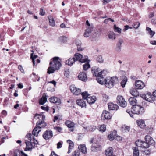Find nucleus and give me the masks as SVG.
<instances>
[{"label":"nucleus","mask_w":156,"mask_h":156,"mask_svg":"<svg viewBox=\"0 0 156 156\" xmlns=\"http://www.w3.org/2000/svg\"><path fill=\"white\" fill-rule=\"evenodd\" d=\"M123 41L122 39H120L119 40L116 45L121 47L122 44L123 43Z\"/></svg>","instance_id":"09e8293b"},{"label":"nucleus","mask_w":156,"mask_h":156,"mask_svg":"<svg viewBox=\"0 0 156 156\" xmlns=\"http://www.w3.org/2000/svg\"><path fill=\"white\" fill-rule=\"evenodd\" d=\"M113 150L112 148H108L105 151V153L107 156H112L113 154Z\"/></svg>","instance_id":"c9c22d12"},{"label":"nucleus","mask_w":156,"mask_h":156,"mask_svg":"<svg viewBox=\"0 0 156 156\" xmlns=\"http://www.w3.org/2000/svg\"><path fill=\"white\" fill-rule=\"evenodd\" d=\"M40 12L39 14L40 15L43 16L45 14V12L42 8L40 9Z\"/></svg>","instance_id":"6e6d98bb"},{"label":"nucleus","mask_w":156,"mask_h":156,"mask_svg":"<svg viewBox=\"0 0 156 156\" xmlns=\"http://www.w3.org/2000/svg\"><path fill=\"white\" fill-rule=\"evenodd\" d=\"M108 36L109 39L112 40H114L116 38L115 35L113 32H109L108 35Z\"/></svg>","instance_id":"f704fd0d"},{"label":"nucleus","mask_w":156,"mask_h":156,"mask_svg":"<svg viewBox=\"0 0 156 156\" xmlns=\"http://www.w3.org/2000/svg\"><path fill=\"white\" fill-rule=\"evenodd\" d=\"M152 94L156 98V90H154L152 92Z\"/></svg>","instance_id":"774afa93"},{"label":"nucleus","mask_w":156,"mask_h":156,"mask_svg":"<svg viewBox=\"0 0 156 156\" xmlns=\"http://www.w3.org/2000/svg\"><path fill=\"white\" fill-rule=\"evenodd\" d=\"M136 143L137 146L143 148H148L150 145L146 142H143L139 140L136 141Z\"/></svg>","instance_id":"9b49d317"},{"label":"nucleus","mask_w":156,"mask_h":156,"mask_svg":"<svg viewBox=\"0 0 156 156\" xmlns=\"http://www.w3.org/2000/svg\"><path fill=\"white\" fill-rule=\"evenodd\" d=\"M54 129L55 130H56L57 131L60 132L62 130V129L59 126H55L54 127Z\"/></svg>","instance_id":"3c124183"},{"label":"nucleus","mask_w":156,"mask_h":156,"mask_svg":"<svg viewBox=\"0 0 156 156\" xmlns=\"http://www.w3.org/2000/svg\"><path fill=\"white\" fill-rule=\"evenodd\" d=\"M114 29L115 32H117L119 33H121L122 31L121 29L117 27L115 25H114Z\"/></svg>","instance_id":"a18cd8bd"},{"label":"nucleus","mask_w":156,"mask_h":156,"mask_svg":"<svg viewBox=\"0 0 156 156\" xmlns=\"http://www.w3.org/2000/svg\"><path fill=\"white\" fill-rule=\"evenodd\" d=\"M142 97L146 100L151 103L153 102L156 100L153 94L149 92L142 95Z\"/></svg>","instance_id":"0eeeda50"},{"label":"nucleus","mask_w":156,"mask_h":156,"mask_svg":"<svg viewBox=\"0 0 156 156\" xmlns=\"http://www.w3.org/2000/svg\"><path fill=\"white\" fill-rule=\"evenodd\" d=\"M77 104L82 108H85L86 106V102L83 99H79L76 101Z\"/></svg>","instance_id":"6ab92c4d"},{"label":"nucleus","mask_w":156,"mask_h":156,"mask_svg":"<svg viewBox=\"0 0 156 156\" xmlns=\"http://www.w3.org/2000/svg\"><path fill=\"white\" fill-rule=\"evenodd\" d=\"M18 69H19L21 71V72L23 73H24V71L23 69V67L21 65H20L18 66Z\"/></svg>","instance_id":"680f3d73"},{"label":"nucleus","mask_w":156,"mask_h":156,"mask_svg":"<svg viewBox=\"0 0 156 156\" xmlns=\"http://www.w3.org/2000/svg\"><path fill=\"white\" fill-rule=\"evenodd\" d=\"M101 139V137H99L92 139L90 143H92L91 149L92 151L95 152L99 150L100 146L99 143Z\"/></svg>","instance_id":"20e7f679"},{"label":"nucleus","mask_w":156,"mask_h":156,"mask_svg":"<svg viewBox=\"0 0 156 156\" xmlns=\"http://www.w3.org/2000/svg\"><path fill=\"white\" fill-rule=\"evenodd\" d=\"M145 139L146 142L148 143L149 145H153L154 144V141L153 138L150 136L147 135L145 136Z\"/></svg>","instance_id":"f3484780"},{"label":"nucleus","mask_w":156,"mask_h":156,"mask_svg":"<svg viewBox=\"0 0 156 156\" xmlns=\"http://www.w3.org/2000/svg\"><path fill=\"white\" fill-rule=\"evenodd\" d=\"M53 136L52 132L50 130H48L45 131L43 134V137L46 140L51 138Z\"/></svg>","instance_id":"ddd939ff"},{"label":"nucleus","mask_w":156,"mask_h":156,"mask_svg":"<svg viewBox=\"0 0 156 156\" xmlns=\"http://www.w3.org/2000/svg\"><path fill=\"white\" fill-rule=\"evenodd\" d=\"M135 85L136 88L138 89H142L145 87L144 83L140 80H138L136 82Z\"/></svg>","instance_id":"4468645a"},{"label":"nucleus","mask_w":156,"mask_h":156,"mask_svg":"<svg viewBox=\"0 0 156 156\" xmlns=\"http://www.w3.org/2000/svg\"><path fill=\"white\" fill-rule=\"evenodd\" d=\"M74 57L76 59V61L78 60L81 63H85L90 61L88 59V57L87 56H85L83 57L81 54L78 53H76L74 55Z\"/></svg>","instance_id":"423d86ee"},{"label":"nucleus","mask_w":156,"mask_h":156,"mask_svg":"<svg viewBox=\"0 0 156 156\" xmlns=\"http://www.w3.org/2000/svg\"><path fill=\"white\" fill-rule=\"evenodd\" d=\"M81 94L83 97V99L87 100V97H89V96L90 95L88 94L87 92L86 91L82 93Z\"/></svg>","instance_id":"ea45409f"},{"label":"nucleus","mask_w":156,"mask_h":156,"mask_svg":"<svg viewBox=\"0 0 156 156\" xmlns=\"http://www.w3.org/2000/svg\"><path fill=\"white\" fill-rule=\"evenodd\" d=\"M67 142L69 144V150L67 153L69 154L71 151V150L73 148L74 143L73 141L70 140H67Z\"/></svg>","instance_id":"c85d7f7f"},{"label":"nucleus","mask_w":156,"mask_h":156,"mask_svg":"<svg viewBox=\"0 0 156 156\" xmlns=\"http://www.w3.org/2000/svg\"><path fill=\"white\" fill-rule=\"evenodd\" d=\"M126 82V80H123L121 82V84L123 87H125Z\"/></svg>","instance_id":"4d7b16f0"},{"label":"nucleus","mask_w":156,"mask_h":156,"mask_svg":"<svg viewBox=\"0 0 156 156\" xmlns=\"http://www.w3.org/2000/svg\"><path fill=\"white\" fill-rule=\"evenodd\" d=\"M70 90L73 94L76 95H78L81 94V90L76 87L75 85H72L70 87Z\"/></svg>","instance_id":"9d476101"},{"label":"nucleus","mask_w":156,"mask_h":156,"mask_svg":"<svg viewBox=\"0 0 156 156\" xmlns=\"http://www.w3.org/2000/svg\"><path fill=\"white\" fill-rule=\"evenodd\" d=\"M62 146V144L61 142H59L57 144V148L59 149L61 148Z\"/></svg>","instance_id":"052dcab7"},{"label":"nucleus","mask_w":156,"mask_h":156,"mask_svg":"<svg viewBox=\"0 0 156 156\" xmlns=\"http://www.w3.org/2000/svg\"><path fill=\"white\" fill-rule=\"evenodd\" d=\"M94 76L97 77L96 79L98 83L101 84H105L106 78L104 79V77L100 76Z\"/></svg>","instance_id":"4be33fe9"},{"label":"nucleus","mask_w":156,"mask_h":156,"mask_svg":"<svg viewBox=\"0 0 156 156\" xmlns=\"http://www.w3.org/2000/svg\"><path fill=\"white\" fill-rule=\"evenodd\" d=\"M140 25V23L139 22H135L133 23L132 26L134 28L137 29L139 27Z\"/></svg>","instance_id":"79ce46f5"},{"label":"nucleus","mask_w":156,"mask_h":156,"mask_svg":"<svg viewBox=\"0 0 156 156\" xmlns=\"http://www.w3.org/2000/svg\"><path fill=\"white\" fill-rule=\"evenodd\" d=\"M138 125L141 128H144L146 126L145 121L142 119H139L136 121Z\"/></svg>","instance_id":"393cba45"},{"label":"nucleus","mask_w":156,"mask_h":156,"mask_svg":"<svg viewBox=\"0 0 156 156\" xmlns=\"http://www.w3.org/2000/svg\"><path fill=\"white\" fill-rule=\"evenodd\" d=\"M59 40L60 42L65 43L67 41V38L65 36H61L59 37Z\"/></svg>","instance_id":"58836bf2"},{"label":"nucleus","mask_w":156,"mask_h":156,"mask_svg":"<svg viewBox=\"0 0 156 156\" xmlns=\"http://www.w3.org/2000/svg\"><path fill=\"white\" fill-rule=\"evenodd\" d=\"M115 139L117 141H120L122 140V137L119 136H116L115 138Z\"/></svg>","instance_id":"13d9d810"},{"label":"nucleus","mask_w":156,"mask_h":156,"mask_svg":"<svg viewBox=\"0 0 156 156\" xmlns=\"http://www.w3.org/2000/svg\"><path fill=\"white\" fill-rule=\"evenodd\" d=\"M126 112L129 113L131 117L133 118V115L132 114L141 115L144 113V108L142 106L137 105L132 107L131 111L127 110Z\"/></svg>","instance_id":"7ed1b4c3"},{"label":"nucleus","mask_w":156,"mask_h":156,"mask_svg":"<svg viewBox=\"0 0 156 156\" xmlns=\"http://www.w3.org/2000/svg\"><path fill=\"white\" fill-rule=\"evenodd\" d=\"M29 133H28L27 134L25 138V143L26 144L27 147L25 149V151L29 150Z\"/></svg>","instance_id":"412c9836"},{"label":"nucleus","mask_w":156,"mask_h":156,"mask_svg":"<svg viewBox=\"0 0 156 156\" xmlns=\"http://www.w3.org/2000/svg\"><path fill=\"white\" fill-rule=\"evenodd\" d=\"M76 61V59L73 57L70 58L66 62V64L69 66H72Z\"/></svg>","instance_id":"473e14b6"},{"label":"nucleus","mask_w":156,"mask_h":156,"mask_svg":"<svg viewBox=\"0 0 156 156\" xmlns=\"http://www.w3.org/2000/svg\"><path fill=\"white\" fill-rule=\"evenodd\" d=\"M80 151L83 154H86L87 152V148L84 145H80L78 147Z\"/></svg>","instance_id":"2f4dec72"},{"label":"nucleus","mask_w":156,"mask_h":156,"mask_svg":"<svg viewBox=\"0 0 156 156\" xmlns=\"http://www.w3.org/2000/svg\"><path fill=\"white\" fill-rule=\"evenodd\" d=\"M116 131L115 130L108 135V137L110 140H114L116 136Z\"/></svg>","instance_id":"c756f323"},{"label":"nucleus","mask_w":156,"mask_h":156,"mask_svg":"<svg viewBox=\"0 0 156 156\" xmlns=\"http://www.w3.org/2000/svg\"><path fill=\"white\" fill-rule=\"evenodd\" d=\"M80 152L78 150L75 151L72 153V156H79Z\"/></svg>","instance_id":"8fccbe9b"},{"label":"nucleus","mask_w":156,"mask_h":156,"mask_svg":"<svg viewBox=\"0 0 156 156\" xmlns=\"http://www.w3.org/2000/svg\"><path fill=\"white\" fill-rule=\"evenodd\" d=\"M98 70L99 68L97 69L96 70H92V71L93 75L94 76H101L104 77L105 76L107 73V71L106 70H103L100 72H99Z\"/></svg>","instance_id":"1a4fd4ad"},{"label":"nucleus","mask_w":156,"mask_h":156,"mask_svg":"<svg viewBox=\"0 0 156 156\" xmlns=\"http://www.w3.org/2000/svg\"><path fill=\"white\" fill-rule=\"evenodd\" d=\"M129 102L130 104L133 105L135 106L136 104L137 101L134 98L130 97L129 99Z\"/></svg>","instance_id":"7c9ffc66"},{"label":"nucleus","mask_w":156,"mask_h":156,"mask_svg":"<svg viewBox=\"0 0 156 156\" xmlns=\"http://www.w3.org/2000/svg\"><path fill=\"white\" fill-rule=\"evenodd\" d=\"M34 76V78L33 79L34 81H36V80L38 81L39 80V78H38V76L37 75H36L35 73H33L30 76L31 77H33V76Z\"/></svg>","instance_id":"de8ad7c7"},{"label":"nucleus","mask_w":156,"mask_h":156,"mask_svg":"<svg viewBox=\"0 0 156 156\" xmlns=\"http://www.w3.org/2000/svg\"><path fill=\"white\" fill-rule=\"evenodd\" d=\"M53 60L50 62V66L48 69L47 73L50 74L53 73L56 70H58L61 66V60L58 57L53 58Z\"/></svg>","instance_id":"f03ea898"},{"label":"nucleus","mask_w":156,"mask_h":156,"mask_svg":"<svg viewBox=\"0 0 156 156\" xmlns=\"http://www.w3.org/2000/svg\"><path fill=\"white\" fill-rule=\"evenodd\" d=\"M121 47L117 45H116V47L115 48V51H116L119 52H120L121 51Z\"/></svg>","instance_id":"603ef678"},{"label":"nucleus","mask_w":156,"mask_h":156,"mask_svg":"<svg viewBox=\"0 0 156 156\" xmlns=\"http://www.w3.org/2000/svg\"><path fill=\"white\" fill-rule=\"evenodd\" d=\"M45 116L44 115L36 114L34 119L39 120L36 123V126L33 129L32 134H30V150L34 148L37 144V140L34 137V136H37L42 128H44L46 126V123L44 121Z\"/></svg>","instance_id":"f257e3e1"},{"label":"nucleus","mask_w":156,"mask_h":156,"mask_svg":"<svg viewBox=\"0 0 156 156\" xmlns=\"http://www.w3.org/2000/svg\"><path fill=\"white\" fill-rule=\"evenodd\" d=\"M48 17L50 25L53 27L55 26V24L54 18L51 16H49Z\"/></svg>","instance_id":"72a5a7b5"},{"label":"nucleus","mask_w":156,"mask_h":156,"mask_svg":"<svg viewBox=\"0 0 156 156\" xmlns=\"http://www.w3.org/2000/svg\"><path fill=\"white\" fill-rule=\"evenodd\" d=\"M151 152V151L149 150L146 149L144 151L143 154H144L148 155L150 154Z\"/></svg>","instance_id":"864d4df0"},{"label":"nucleus","mask_w":156,"mask_h":156,"mask_svg":"<svg viewBox=\"0 0 156 156\" xmlns=\"http://www.w3.org/2000/svg\"><path fill=\"white\" fill-rule=\"evenodd\" d=\"M50 101L52 103H55L57 105H59L61 104L60 99L55 97H52L49 99Z\"/></svg>","instance_id":"2eb2a0df"},{"label":"nucleus","mask_w":156,"mask_h":156,"mask_svg":"<svg viewBox=\"0 0 156 156\" xmlns=\"http://www.w3.org/2000/svg\"><path fill=\"white\" fill-rule=\"evenodd\" d=\"M112 115L108 111L106 110L104 111L101 116L102 120H105V119L109 120L112 118Z\"/></svg>","instance_id":"f8f14e48"},{"label":"nucleus","mask_w":156,"mask_h":156,"mask_svg":"<svg viewBox=\"0 0 156 156\" xmlns=\"http://www.w3.org/2000/svg\"><path fill=\"white\" fill-rule=\"evenodd\" d=\"M89 61H88V63H85L83 65V69L84 70H87L90 67V66L89 64Z\"/></svg>","instance_id":"37998d69"},{"label":"nucleus","mask_w":156,"mask_h":156,"mask_svg":"<svg viewBox=\"0 0 156 156\" xmlns=\"http://www.w3.org/2000/svg\"><path fill=\"white\" fill-rule=\"evenodd\" d=\"M69 70L67 69L65 70L64 74L66 77H68L69 76Z\"/></svg>","instance_id":"49530a36"},{"label":"nucleus","mask_w":156,"mask_h":156,"mask_svg":"<svg viewBox=\"0 0 156 156\" xmlns=\"http://www.w3.org/2000/svg\"><path fill=\"white\" fill-rule=\"evenodd\" d=\"M41 108L43 110L48 111L49 110V107L48 106H41Z\"/></svg>","instance_id":"5fc2aeb1"},{"label":"nucleus","mask_w":156,"mask_h":156,"mask_svg":"<svg viewBox=\"0 0 156 156\" xmlns=\"http://www.w3.org/2000/svg\"><path fill=\"white\" fill-rule=\"evenodd\" d=\"M117 103L121 106L124 108L126 106L127 103L122 96H118L117 98Z\"/></svg>","instance_id":"6e6552de"},{"label":"nucleus","mask_w":156,"mask_h":156,"mask_svg":"<svg viewBox=\"0 0 156 156\" xmlns=\"http://www.w3.org/2000/svg\"><path fill=\"white\" fill-rule=\"evenodd\" d=\"M124 28L123 30V31L125 32L126 30L129 29V26L128 25H126L124 26Z\"/></svg>","instance_id":"e2e57ef3"},{"label":"nucleus","mask_w":156,"mask_h":156,"mask_svg":"<svg viewBox=\"0 0 156 156\" xmlns=\"http://www.w3.org/2000/svg\"><path fill=\"white\" fill-rule=\"evenodd\" d=\"M84 128L88 131H94L96 129L97 127L95 126H88L84 127Z\"/></svg>","instance_id":"a878e982"},{"label":"nucleus","mask_w":156,"mask_h":156,"mask_svg":"<svg viewBox=\"0 0 156 156\" xmlns=\"http://www.w3.org/2000/svg\"><path fill=\"white\" fill-rule=\"evenodd\" d=\"M96 98L95 96H89L88 97H87L86 100L89 104H92L95 102L96 100Z\"/></svg>","instance_id":"b1692460"},{"label":"nucleus","mask_w":156,"mask_h":156,"mask_svg":"<svg viewBox=\"0 0 156 156\" xmlns=\"http://www.w3.org/2000/svg\"><path fill=\"white\" fill-rule=\"evenodd\" d=\"M150 43L152 45H156V41H150Z\"/></svg>","instance_id":"338daca9"},{"label":"nucleus","mask_w":156,"mask_h":156,"mask_svg":"<svg viewBox=\"0 0 156 156\" xmlns=\"http://www.w3.org/2000/svg\"><path fill=\"white\" fill-rule=\"evenodd\" d=\"M108 108L110 110H117L119 108V106L116 104H114L113 103H109L108 104Z\"/></svg>","instance_id":"aec40b11"},{"label":"nucleus","mask_w":156,"mask_h":156,"mask_svg":"<svg viewBox=\"0 0 156 156\" xmlns=\"http://www.w3.org/2000/svg\"><path fill=\"white\" fill-rule=\"evenodd\" d=\"M130 92L131 95L135 97H137L139 95V92L135 88L131 89H130Z\"/></svg>","instance_id":"bb28decb"},{"label":"nucleus","mask_w":156,"mask_h":156,"mask_svg":"<svg viewBox=\"0 0 156 156\" xmlns=\"http://www.w3.org/2000/svg\"><path fill=\"white\" fill-rule=\"evenodd\" d=\"M118 78L116 76L112 77H107L105 79V85L108 88L113 87L114 84L118 81Z\"/></svg>","instance_id":"39448f33"},{"label":"nucleus","mask_w":156,"mask_h":156,"mask_svg":"<svg viewBox=\"0 0 156 156\" xmlns=\"http://www.w3.org/2000/svg\"><path fill=\"white\" fill-rule=\"evenodd\" d=\"M47 101L46 94L44 93L43 94L42 98L39 100V102L40 104L43 105Z\"/></svg>","instance_id":"cd10ccee"},{"label":"nucleus","mask_w":156,"mask_h":156,"mask_svg":"<svg viewBox=\"0 0 156 156\" xmlns=\"http://www.w3.org/2000/svg\"><path fill=\"white\" fill-rule=\"evenodd\" d=\"M133 156H139V151L138 148L137 147H134L133 148Z\"/></svg>","instance_id":"4c0bfd02"},{"label":"nucleus","mask_w":156,"mask_h":156,"mask_svg":"<svg viewBox=\"0 0 156 156\" xmlns=\"http://www.w3.org/2000/svg\"><path fill=\"white\" fill-rule=\"evenodd\" d=\"M111 0H103L102 2L104 4H105L109 2Z\"/></svg>","instance_id":"0e129e2a"},{"label":"nucleus","mask_w":156,"mask_h":156,"mask_svg":"<svg viewBox=\"0 0 156 156\" xmlns=\"http://www.w3.org/2000/svg\"><path fill=\"white\" fill-rule=\"evenodd\" d=\"M38 57L37 55H35L34 53H32L30 55V58L32 59V62L33 63L34 66L35 64L34 59Z\"/></svg>","instance_id":"e433bc0d"},{"label":"nucleus","mask_w":156,"mask_h":156,"mask_svg":"<svg viewBox=\"0 0 156 156\" xmlns=\"http://www.w3.org/2000/svg\"><path fill=\"white\" fill-rule=\"evenodd\" d=\"M76 44L77 46H80L81 44V41L80 40H77Z\"/></svg>","instance_id":"bf43d9fd"},{"label":"nucleus","mask_w":156,"mask_h":156,"mask_svg":"<svg viewBox=\"0 0 156 156\" xmlns=\"http://www.w3.org/2000/svg\"><path fill=\"white\" fill-rule=\"evenodd\" d=\"M97 61L100 63H102L103 62L104 60L101 55H99L97 58Z\"/></svg>","instance_id":"c03bdc74"},{"label":"nucleus","mask_w":156,"mask_h":156,"mask_svg":"<svg viewBox=\"0 0 156 156\" xmlns=\"http://www.w3.org/2000/svg\"><path fill=\"white\" fill-rule=\"evenodd\" d=\"M98 130L99 131L104 132L106 130V126L105 125H102L100 126Z\"/></svg>","instance_id":"a19ab883"},{"label":"nucleus","mask_w":156,"mask_h":156,"mask_svg":"<svg viewBox=\"0 0 156 156\" xmlns=\"http://www.w3.org/2000/svg\"><path fill=\"white\" fill-rule=\"evenodd\" d=\"M93 30L92 27H87L85 32L84 34V36L85 37H87L89 36Z\"/></svg>","instance_id":"5701e85b"},{"label":"nucleus","mask_w":156,"mask_h":156,"mask_svg":"<svg viewBox=\"0 0 156 156\" xmlns=\"http://www.w3.org/2000/svg\"><path fill=\"white\" fill-rule=\"evenodd\" d=\"M65 124L69 128V130L71 131H73L74 130V124L73 122L70 121H66Z\"/></svg>","instance_id":"dca6fc26"},{"label":"nucleus","mask_w":156,"mask_h":156,"mask_svg":"<svg viewBox=\"0 0 156 156\" xmlns=\"http://www.w3.org/2000/svg\"><path fill=\"white\" fill-rule=\"evenodd\" d=\"M78 77L79 80L82 81H86L87 80L86 74L84 72L80 73L78 76Z\"/></svg>","instance_id":"a211bd4d"},{"label":"nucleus","mask_w":156,"mask_h":156,"mask_svg":"<svg viewBox=\"0 0 156 156\" xmlns=\"http://www.w3.org/2000/svg\"><path fill=\"white\" fill-rule=\"evenodd\" d=\"M151 22L153 24H156V19L153 18L151 20Z\"/></svg>","instance_id":"69168bd1"}]
</instances>
